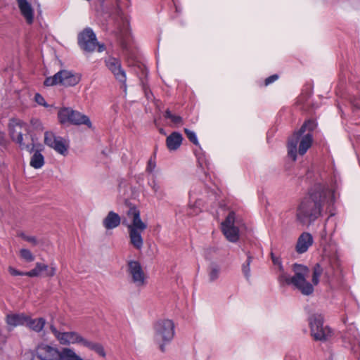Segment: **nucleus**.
I'll return each mask as SVG.
<instances>
[{
	"mask_svg": "<svg viewBox=\"0 0 360 360\" xmlns=\"http://www.w3.org/2000/svg\"><path fill=\"white\" fill-rule=\"evenodd\" d=\"M328 262L330 271L328 270L326 274L329 275L335 274L336 271L340 268V260L337 252H333L328 257Z\"/></svg>",
	"mask_w": 360,
	"mask_h": 360,
	"instance_id": "obj_26",
	"label": "nucleus"
},
{
	"mask_svg": "<svg viewBox=\"0 0 360 360\" xmlns=\"http://www.w3.org/2000/svg\"><path fill=\"white\" fill-rule=\"evenodd\" d=\"M312 244V236L309 233L304 232L298 238L296 245V251L300 254H302L307 252Z\"/></svg>",
	"mask_w": 360,
	"mask_h": 360,
	"instance_id": "obj_20",
	"label": "nucleus"
},
{
	"mask_svg": "<svg viewBox=\"0 0 360 360\" xmlns=\"http://www.w3.org/2000/svg\"><path fill=\"white\" fill-rule=\"evenodd\" d=\"M45 323V319L43 318L32 319L29 316V321L27 322V326L35 332H40L44 328Z\"/></svg>",
	"mask_w": 360,
	"mask_h": 360,
	"instance_id": "obj_29",
	"label": "nucleus"
},
{
	"mask_svg": "<svg viewBox=\"0 0 360 360\" xmlns=\"http://www.w3.org/2000/svg\"><path fill=\"white\" fill-rule=\"evenodd\" d=\"M97 46H98V52H103L105 49V45L103 44H99L98 42Z\"/></svg>",
	"mask_w": 360,
	"mask_h": 360,
	"instance_id": "obj_47",
	"label": "nucleus"
},
{
	"mask_svg": "<svg viewBox=\"0 0 360 360\" xmlns=\"http://www.w3.org/2000/svg\"><path fill=\"white\" fill-rule=\"evenodd\" d=\"M184 132L186 134L187 138L189 139V141L191 142H192L195 146H199V142H198L197 136L194 131L185 128Z\"/></svg>",
	"mask_w": 360,
	"mask_h": 360,
	"instance_id": "obj_38",
	"label": "nucleus"
},
{
	"mask_svg": "<svg viewBox=\"0 0 360 360\" xmlns=\"http://www.w3.org/2000/svg\"><path fill=\"white\" fill-rule=\"evenodd\" d=\"M278 266V281L282 285H292L300 290L302 295H309L314 292V286L307 281L309 269L303 264H294L292 267L293 276H290L285 270L281 263Z\"/></svg>",
	"mask_w": 360,
	"mask_h": 360,
	"instance_id": "obj_2",
	"label": "nucleus"
},
{
	"mask_svg": "<svg viewBox=\"0 0 360 360\" xmlns=\"http://www.w3.org/2000/svg\"><path fill=\"white\" fill-rule=\"evenodd\" d=\"M35 101L40 105L48 107V104L45 101L44 98L39 93H37L34 96Z\"/></svg>",
	"mask_w": 360,
	"mask_h": 360,
	"instance_id": "obj_41",
	"label": "nucleus"
},
{
	"mask_svg": "<svg viewBox=\"0 0 360 360\" xmlns=\"http://www.w3.org/2000/svg\"><path fill=\"white\" fill-rule=\"evenodd\" d=\"M153 342L161 352H166V346L171 343L175 335V326L170 319H160L153 325Z\"/></svg>",
	"mask_w": 360,
	"mask_h": 360,
	"instance_id": "obj_4",
	"label": "nucleus"
},
{
	"mask_svg": "<svg viewBox=\"0 0 360 360\" xmlns=\"http://www.w3.org/2000/svg\"><path fill=\"white\" fill-rule=\"evenodd\" d=\"M58 117L61 124L70 123L74 125L84 124L89 128L92 127L89 117L71 108H63L58 112Z\"/></svg>",
	"mask_w": 360,
	"mask_h": 360,
	"instance_id": "obj_9",
	"label": "nucleus"
},
{
	"mask_svg": "<svg viewBox=\"0 0 360 360\" xmlns=\"http://www.w3.org/2000/svg\"><path fill=\"white\" fill-rule=\"evenodd\" d=\"M165 117L171 120L175 124H179L182 122V117L179 115H173L169 109L165 111Z\"/></svg>",
	"mask_w": 360,
	"mask_h": 360,
	"instance_id": "obj_37",
	"label": "nucleus"
},
{
	"mask_svg": "<svg viewBox=\"0 0 360 360\" xmlns=\"http://www.w3.org/2000/svg\"><path fill=\"white\" fill-rule=\"evenodd\" d=\"M104 62L105 66L114 75L115 78L118 82L124 84V88L126 89V72L122 67L121 61L120 59L112 56H108L105 59Z\"/></svg>",
	"mask_w": 360,
	"mask_h": 360,
	"instance_id": "obj_14",
	"label": "nucleus"
},
{
	"mask_svg": "<svg viewBox=\"0 0 360 360\" xmlns=\"http://www.w3.org/2000/svg\"><path fill=\"white\" fill-rule=\"evenodd\" d=\"M183 138L179 132H172L166 139L167 146L170 150H176L181 144Z\"/></svg>",
	"mask_w": 360,
	"mask_h": 360,
	"instance_id": "obj_25",
	"label": "nucleus"
},
{
	"mask_svg": "<svg viewBox=\"0 0 360 360\" xmlns=\"http://www.w3.org/2000/svg\"><path fill=\"white\" fill-rule=\"evenodd\" d=\"M197 214V212L194 213V212H192L191 211L188 212V214H189V215H193V214Z\"/></svg>",
	"mask_w": 360,
	"mask_h": 360,
	"instance_id": "obj_48",
	"label": "nucleus"
},
{
	"mask_svg": "<svg viewBox=\"0 0 360 360\" xmlns=\"http://www.w3.org/2000/svg\"><path fill=\"white\" fill-rule=\"evenodd\" d=\"M343 322H344V323H345V324L346 323V320H345V319H343Z\"/></svg>",
	"mask_w": 360,
	"mask_h": 360,
	"instance_id": "obj_49",
	"label": "nucleus"
},
{
	"mask_svg": "<svg viewBox=\"0 0 360 360\" xmlns=\"http://www.w3.org/2000/svg\"><path fill=\"white\" fill-rule=\"evenodd\" d=\"M313 142V136L311 133H307L304 135H302L300 136V139L298 141L299 148L298 153L300 155H304L307 150L311 147Z\"/></svg>",
	"mask_w": 360,
	"mask_h": 360,
	"instance_id": "obj_24",
	"label": "nucleus"
},
{
	"mask_svg": "<svg viewBox=\"0 0 360 360\" xmlns=\"http://www.w3.org/2000/svg\"><path fill=\"white\" fill-rule=\"evenodd\" d=\"M78 45L86 52H93L98 45L96 35L91 27L84 28L77 37Z\"/></svg>",
	"mask_w": 360,
	"mask_h": 360,
	"instance_id": "obj_11",
	"label": "nucleus"
},
{
	"mask_svg": "<svg viewBox=\"0 0 360 360\" xmlns=\"http://www.w3.org/2000/svg\"><path fill=\"white\" fill-rule=\"evenodd\" d=\"M127 214L132 219L131 224H127L130 243L136 250H141L143 245L141 234L146 229L147 225L142 221L140 211L136 206L130 207Z\"/></svg>",
	"mask_w": 360,
	"mask_h": 360,
	"instance_id": "obj_5",
	"label": "nucleus"
},
{
	"mask_svg": "<svg viewBox=\"0 0 360 360\" xmlns=\"http://www.w3.org/2000/svg\"><path fill=\"white\" fill-rule=\"evenodd\" d=\"M29 126L23 121L13 118L9 120L8 131L13 141L18 143L22 150L30 153L34 152L37 145L34 137L29 134Z\"/></svg>",
	"mask_w": 360,
	"mask_h": 360,
	"instance_id": "obj_3",
	"label": "nucleus"
},
{
	"mask_svg": "<svg viewBox=\"0 0 360 360\" xmlns=\"http://www.w3.org/2000/svg\"><path fill=\"white\" fill-rule=\"evenodd\" d=\"M148 185L151 188L157 198L162 199L165 193L158 184L155 175L153 174L151 178L148 179Z\"/></svg>",
	"mask_w": 360,
	"mask_h": 360,
	"instance_id": "obj_28",
	"label": "nucleus"
},
{
	"mask_svg": "<svg viewBox=\"0 0 360 360\" xmlns=\"http://www.w3.org/2000/svg\"><path fill=\"white\" fill-rule=\"evenodd\" d=\"M300 353L297 350L290 351L285 356V360H300Z\"/></svg>",
	"mask_w": 360,
	"mask_h": 360,
	"instance_id": "obj_39",
	"label": "nucleus"
},
{
	"mask_svg": "<svg viewBox=\"0 0 360 360\" xmlns=\"http://www.w3.org/2000/svg\"><path fill=\"white\" fill-rule=\"evenodd\" d=\"M235 212L229 213L225 221L221 224L222 232L228 240L232 243L236 242L239 238V230L234 225Z\"/></svg>",
	"mask_w": 360,
	"mask_h": 360,
	"instance_id": "obj_15",
	"label": "nucleus"
},
{
	"mask_svg": "<svg viewBox=\"0 0 360 360\" xmlns=\"http://www.w3.org/2000/svg\"><path fill=\"white\" fill-rule=\"evenodd\" d=\"M156 153L155 152L153 153V155L150 158V159L148 160L147 165L146 167V172L149 174H153L155 171V169L156 167Z\"/></svg>",
	"mask_w": 360,
	"mask_h": 360,
	"instance_id": "obj_36",
	"label": "nucleus"
},
{
	"mask_svg": "<svg viewBox=\"0 0 360 360\" xmlns=\"http://www.w3.org/2000/svg\"><path fill=\"white\" fill-rule=\"evenodd\" d=\"M220 271L221 268L218 264L215 263L210 264L207 269L210 281L213 282L216 281L219 276Z\"/></svg>",
	"mask_w": 360,
	"mask_h": 360,
	"instance_id": "obj_31",
	"label": "nucleus"
},
{
	"mask_svg": "<svg viewBox=\"0 0 360 360\" xmlns=\"http://www.w3.org/2000/svg\"><path fill=\"white\" fill-rule=\"evenodd\" d=\"M339 176L334 174L333 184L318 183L302 199L296 211L297 220L302 224H311L321 217L324 206L329 209L335 202Z\"/></svg>",
	"mask_w": 360,
	"mask_h": 360,
	"instance_id": "obj_1",
	"label": "nucleus"
},
{
	"mask_svg": "<svg viewBox=\"0 0 360 360\" xmlns=\"http://www.w3.org/2000/svg\"><path fill=\"white\" fill-rule=\"evenodd\" d=\"M44 143L49 147L54 149L58 153L65 155L68 152V143L61 136H57L51 131L44 134Z\"/></svg>",
	"mask_w": 360,
	"mask_h": 360,
	"instance_id": "obj_13",
	"label": "nucleus"
},
{
	"mask_svg": "<svg viewBox=\"0 0 360 360\" xmlns=\"http://www.w3.org/2000/svg\"><path fill=\"white\" fill-rule=\"evenodd\" d=\"M30 165L34 169H40L44 165V158L37 148L31 157Z\"/></svg>",
	"mask_w": 360,
	"mask_h": 360,
	"instance_id": "obj_27",
	"label": "nucleus"
},
{
	"mask_svg": "<svg viewBox=\"0 0 360 360\" xmlns=\"http://www.w3.org/2000/svg\"><path fill=\"white\" fill-rule=\"evenodd\" d=\"M247 260L242 265V271L243 275L245 276L247 280H249L250 278V264L252 262V256L251 255L250 252H246Z\"/></svg>",
	"mask_w": 360,
	"mask_h": 360,
	"instance_id": "obj_33",
	"label": "nucleus"
},
{
	"mask_svg": "<svg viewBox=\"0 0 360 360\" xmlns=\"http://www.w3.org/2000/svg\"><path fill=\"white\" fill-rule=\"evenodd\" d=\"M18 7L21 14L25 18L28 24H32L34 19V12L31 5L27 0H18Z\"/></svg>",
	"mask_w": 360,
	"mask_h": 360,
	"instance_id": "obj_23",
	"label": "nucleus"
},
{
	"mask_svg": "<svg viewBox=\"0 0 360 360\" xmlns=\"http://www.w3.org/2000/svg\"><path fill=\"white\" fill-rule=\"evenodd\" d=\"M195 153L200 167H201L202 169L206 168L207 170H210V163L205 154L204 153H198L197 151H195Z\"/></svg>",
	"mask_w": 360,
	"mask_h": 360,
	"instance_id": "obj_32",
	"label": "nucleus"
},
{
	"mask_svg": "<svg viewBox=\"0 0 360 360\" xmlns=\"http://www.w3.org/2000/svg\"><path fill=\"white\" fill-rule=\"evenodd\" d=\"M43 271L45 272L46 276L53 277L56 274V269L54 266L49 268V266L45 264L37 262L35 267L29 271H26L25 274L29 277H38Z\"/></svg>",
	"mask_w": 360,
	"mask_h": 360,
	"instance_id": "obj_18",
	"label": "nucleus"
},
{
	"mask_svg": "<svg viewBox=\"0 0 360 360\" xmlns=\"http://www.w3.org/2000/svg\"><path fill=\"white\" fill-rule=\"evenodd\" d=\"M20 257L27 262H32L34 260L35 257L32 252L25 248H22L20 250Z\"/></svg>",
	"mask_w": 360,
	"mask_h": 360,
	"instance_id": "obj_35",
	"label": "nucleus"
},
{
	"mask_svg": "<svg viewBox=\"0 0 360 360\" xmlns=\"http://www.w3.org/2000/svg\"><path fill=\"white\" fill-rule=\"evenodd\" d=\"M34 353L39 360H77V354L70 348L60 350L56 347L47 344L39 345Z\"/></svg>",
	"mask_w": 360,
	"mask_h": 360,
	"instance_id": "obj_6",
	"label": "nucleus"
},
{
	"mask_svg": "<svg viewBox=\"0 0 360 360\" xmlns=\"http://www.w3.org/2000/svg\"><path fill=\"white\" fill-rule=\"evenodd\" d=\"M121 223L120 215L113 211H110L103 220V226L107 230L117 228Z\"/></svg>",
	"mask_w": 360,
	"mask_h": 360,
	"instance_id": "obj_22",
	"label": "nucleus"
},
{
	"mask_svg": "<svg viewBox=\"0 0 360 360\" xmlns=\"http://www.w3.org/2000/svg\"><path fill=\"white\" fill-rule=\"evenodd\" d=\"M19 236L20 238H22L23 240H25L29 243H31L34 245H36L37 244V239L34 236H27L24 233H20L19 234Z\"/></svg>",
	"mask_w": 360,
	"mask_h": 360,
	"instance_id": "obj_40",
	"label": "nucleus"
},
{
	"mask_svg": "<svg viewBox=\"0 0 360 360\" xmlns=\"http://www.w3.org/2000/svg\"><path fill=\"white\" fill-rule=\"evenodd\" d=\"M342 340L345 342H347L354 349L356 345L360 347V334L354 323L346 326V329L342 334Z\"/></svg>",
	"mask_w": 360,
	"mask_h": 360,
	"instance_id": "obj_16",
	"label": "nucleus"
},
{
	"mask_svg": "<svg viewBox=\"0 0 360 360\" xmlns=\"http://www.w3.org/2000/svg\"><path fill=\"white\" fill-rule=\"evenodd\" d=\"M8 141L5 138L4 133L0 131V150L5 149L7 146Z\"/></svg>",
	"mask_w": 360,
	"mask_h": 360,
	"instance_id": "obj_42",
	"label": "nucleus"
},
{
	"mask_svg": "<svg viewBox=\"0 0 360 360\" xmlns=\"http://www.w3.org/2000/svg\"><path fill=\"white\" fill-rule=\"evenodd\" d=\"M272 262L274 265L278 266L282 263L281 258L276 256L272 252L270 254Z\"/></svg>",
	"mask_w": 360,
	"mask_h": 360,
	"instance_id": "obj_44",
	"label": "nucleus"
},
{
	"mask_svg": "<svg viewBox=\"0 0 360 360\" xmlns=\"http://www.w3.org/2000/svg\"><path fill=\"white\" fill-rule=\"evenodd\" d=\"M278 78V76L277 75H273L269 77H267L266 79H265V85H269L271 83H273L274 82H275L276 80H277V79Z\"/></svg>",
	"mask_w": 360,
	"mask_h": 360,
	"instance_id": "obj_45",
	"label": "nucleus"
},
{
	"mask_svg": "<svg viewBox=\"0 0 360 360\" xmlns=\"http://www.w3.org/2000/svg\"><path fill=\"white\" fill-rule=\"evenodd\" d=\"M51 330L58 340V337L60 336L59 335L61 334V332H59L53 326H51Z\"/></svg>",
	"mask_w": 360,
	"mask_h": 360,
	"instance_id": "obj_46",
	"label": "nucleus"
},
{
	"mask_svg": "<svg viewBox=\"0 0 360 360\" xmlns=\"http://www.w3.org/2000/svg\"><path fill=\"white\" fill-rule=\"evenodd\" d=\"M323 269L319 264H316L313 268L312 274V286L316 285L319 283V278L322 274Z\"/></svg>",
	"mask_w": 360,
	"mask_h": 360,
	"instance_id": "obj_34",
	"label": "nucleus"
},
{
	"mask_svg": "<svg viewBox=\"0 0 360 360\" xmlns=\"http://www.w3.org/2000/svg\"><path fill=\"white\" fill-rule=\"evenodd\" d=\"M59 335L58 340L62 345L81 343L83 345L85 341V339L76 332H64Z\"/></svg>",
	"mask_w": 360,
	"mask_h": 360,
	"instance_id": "obj_19",
	"label": "nucleus"
},
{
	"mask_svg": "<svg viewBox=\"0 0 360 360\" xmlns=\"http://www.w3.org/2000/svg\"><path fill=\"white\" fill-rule=\"evenodd\" d=\"M27 321H29V316L23 313L10 314L6 318V323L11 327L27 325Z\"/></svg>",
	"mask_w": 360,
	"mask_h": 360,
	"instance_id": "obj_21",
	"label": "nucleus"
},
{
	"mask_svg": "<svg viewBox=\"0 0 360 360\" xmlns=\"http://www.w3.org/2000/svg\"><path fill=\"white\" fill-rule=\"evenodd\" d=\"M43 271L45 272L46 276L53 277L56 274V269L54 266L49 268V266L45 264L37 262L35 267L29 271H26L25 274L29 277H38Z\"/></svg>",
	"mask_w": 360,
	"mask_h": 360,
	"instance_id": "obj_17",
	"label": "nucleus"
},
{
	"mask_svg": "<svg viewBox=\"0 0 360 360\" xmlns=\"http://www.w3.org/2000/svg\"><path fill=\"white\" fill-rule=\"evenodd\" d=\"M83 345L84 347L90 349L91 350L94 351L101 356H102V357L105 356V352L104 348L101 344L97 343V342H93L89 341L87 340H85V341H84Z\"/></svg>",
	"mask_w": 360,
	"mask_h": 360,
	"instance_id": "obj_30",
	"label": "nucleus"
},
{
	"mask_svg": "<svg viewBox=\"0 0 360 360\" xmlns=\"http://www.w3.org/2000/svg\"><path fill=\"white\" fill-rule=\"evenodd\" d=\"M81 79L79 74L74 73L72 71L62 70L56 73L52 77H46L44 84L46 86L60 84L65 86H73L77 85Z\"/></svg>",
	"mask_w": 360,
	"mask_h": 360,
	"instance_id": "obj_8",
	"label": "nucleus"
},
{
	"mask_svg": "<svg viewBox=\"0 0 360 360\" xmlns=\"http://www.w3.org/2000/svg\"><path fill=\"white\" fill-rule=\"evenodd\" d=\"M311 335L315 340L327 341L333 336L332 330L323 324L321 314H314L309 317Z\"/></svg>",
	"mask_w": 360,
	"mask_h": 360,
	"instance_id": "obj_7",
	"label": "nucleus"
},
{
	"mask_svg": "<svg viewBox=\"0 0 360 360\" xmlns=\"http://www.w3.org/2000/svg\"><path fill=\"white\" fill-rule=\"evenodd\" d=\"M8 272L12 275V276H25V272H23V271H20L12 266H9L8 267Z\"/></svg>",
	"mask_w": 360,
	"mask_h": 360,
	"instance_id": "obj_43",
	"label": "nucleus"
},
{
	"mask_svg": "<svg viewBox=\"0 0 360 360\" xmlns=\"http://www.w3.org/2000/svg\"><path fill=\"white\" fill-rule=\"evenodd\" d=\"M315 127V122L313 120H308L303 124L298 131L295 132L293 136L289 139L288 142V155L293 161H295L297 158V144L300 136L307 130L309 131L308 133H311Z\"/></svg>",
	"mask_w": 360,
	"mask_h": 360,
	"instance_id": "obj_10",
	"label": "nucleus"
},
{
	"mask_svg": "<svg viewBox=\"0 0 360 360\" xmlns=\"http://www.w3.org/2000/svg\"><path fill=\"white\" fill-rule=\"evenodd\" d=\"M127 272L131 281L136 287H143L146 284V276L139 262L131 260L127 264Z\"/></svg>",
	"mask_w": 360,
	"mask_h": 360,
	"instance_id": "obj_12",
	"label": "nucleus"
}]
</instances>
